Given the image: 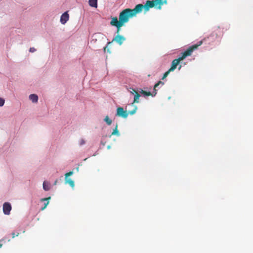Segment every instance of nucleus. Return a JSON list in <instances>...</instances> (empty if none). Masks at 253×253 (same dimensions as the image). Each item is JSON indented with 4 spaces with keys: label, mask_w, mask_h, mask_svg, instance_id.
Here are the masks:
<instances>
[{
    "label": "nucleus",
    "mask_w": 253,
    "mask_h": 253,
    "mask_svg": "<svg viewBox=\"0 0 253 253\" xmlns=\"http://www.w3.org/2000/svg\"><path fill=\"white\" fill-rule=\"evenodd\" d=\"M36 50L34 47H31L29 49V51L31 52H34Z\"/></svg>",
    "instance_id": "obj_24"
},
{
    "label": "nucleus",
    "mask_w": 253,
    "mask_h": 253,
    "mask_svg": "<svg viewBox=\"0 0 253 253\" xmlns=\"http://www.w3.org/2000/svg\"><path fill=\"white\" fill-rule=\"evenodd\" d=\"M4 103V99L2 98H0V106H2Z\"/></svg>",
    "instance_id": "obj_21"
},
{
    "label": "nucleus",
    "mask_w": 253,
    "mask_h": 253,
    "mask_svg": "<svg viewBox=\"0 0 253 253\" xmlns=\"http://www.w3.org/2000/svg\"><path fill=\"white\" fill-rule=\"evenodd\" d=\"M201 45H202V42H198L196 44L189 46L184 52L182 53L181 56L172 61L171 66L169 69V71H173L181 61L184 60L186 57L191 55L193 51L197 49Z\"/></svg>",
    "instance_id": "obj_1"
},
{
    "label": "nucleus",
    "mask_w": 253,
    "mask_h": 253,
    "mask_svg": "<svg viewBox=\"0 0 253 253\" xmlns=\"http://www.w3.org/2000/svg\"><path fill=\"white\" fill-rule=\"evenodd\" d=\"M140 97V95L138 93H136V94H135L134 97L133 102L130 104V105L133 106L134 103H138L139 102V98Z\"/></svg>",
    "instance_id": "obj_13"
},
{
    "label": "nucleus",
    "mask_w": 253,
    "mask_h": 253,
    "mask_svg": "<svg viewBox=\"0 0 253 253\" xmlns=\"http://www.w3.org/2000/svg\"><path fill=\"white\" fill-rule=\"evenodd\" d=\"M104 121L108 125H110L112 124V120H110L108 116H106L104 119Z\"/></svg>",
    "instance_id": "obj_18"
},
{
    "label": "nucleus",
    "mask_w": 253,
    "mask_h": 253,
    "mask_svg": "<svg viewBox=\"0 0 253 253\" xmlns=\"http://www.w3.org/2000/svg\"><path fill=\"white\" fill-rule=\"evenodd\" d=\"M50 199V197H49L48 198H47L42 199V201H46V200H49Z\"/></svg>",
    "instance_id": "obj_26"
},
{
    "label": "nucleus",
    "mask_w": 253,
    "mask_h": 253,
    "mask_svg": "<svg viewBox=\"0 0 253 253\" xmlns=\"http://www.w3.org/2000/svg\"><path fill=\"white\" fill-rule=\"evenodd\" d=\"M140 92L141 94H143V95H144L145 96H150V95L153 96V95H154L153 93H152L150 91H144V90H143L142 89H141V90L140 91Z\"/></svg>",
    "instance_id": "obj_17"
},
{
    "label": "nucleus",
    "mask_w": 253,
    "mask_h": 253,
    "mask_svg": "<svg viewBox=\"0 0 253 253\" xmlns=\"http://www.w3.org/2000/svg\"><path fill=\"white\" fill-rule=\"evenodd\" d=\"M181 65H180V66H179V68H178V69H179V70H180V69H181Z\"/></svg>",
    "instance_id": "obj_28"
},
{
    "label": "nucleus",
    "mask_w": 253,
    "mask_h": 253,
    "mask_svg": "<svg viewBox=\"0 0 253 253\" xmlns=\"http://www.w3.org/2000/svg\"><path fill=\"white\" fill-rule=\"evenodd\" d=\"M112 135H117V136L120 135V133L118 129V125H116L115 128L113 130L110 136H111Z\"/></svg>",
    "instance_id": "obj_16"
},
{
    "label": "nucleus",
    "mask_w": 253,
    "mask_h": 253,
    "mask_svg": "<svg viewBox=\"0 0 253 253\" xmlns=\"http://www.w3.org/2000/svg\"><path fill=\"white\" fill-rule=\"evenodd\" d=\"M140 6H136L134 9L126 8L122 11L119 14V20L118 19V22L120 24L124 25L128 22L129 18L139 13Z\"/></svg>",
    "instance_id": "obj_2"
},
{
    "label": "nucleus",
    "mask_w": 253,
    "mask_h": 253,
    "mask_svg": "<svg viewBox=\"0 0 253 253\" xmlns=\"http://www.w3.org/2000/svg\"><path fill=\"white\" fill-rule=\"evenodd\" d=\"M29 98L34 103L37 102L38 100V97L35 94H32L30 95Z\"/></svg>",
    "instance_id": "obj_12"
},
{
    "label": "nucleus",
    "mask_w": 253,
    "mask_h": 253,
    "mask_svg": "<svg viewBox=\"0 0 253 253\" xmlns=\"http://www.w3.org/2000/svg\"><path fill=\"white\" fill-rule=\"evenodd\" d=\"M11 235H12V238H14L15 237L18 236L19 235V233H18L17 234H15V233L13 232V233H12Z\"/></svg>",
    "instance_id": "obj_22"
},
{
    "label": "nucleus",
    "mask_w": 253,
    "mask_h": 253,
    "mask_svg": "<svg viewBox=\"0 0 253 253\" xmlns=\"http://www.w3.org/2000/svg\"><path fill=\"white\" fill-rule=\"evenodd\" d=\"M11 210V206L8 203H5L3 205V211L5 214L8 215Z\"/></svg>",
    "instance_id": "obj_9"
},
{
    "label": "nucleus",
    "mask_w": 253,
    "mask_h": 253,
    "mask_svg": "<svg viewBox=\"0 0 253 253\" xmlns=\"http://www.w3.org/2000/svg\"><path fill=\"white\" fill-rule=\"evenodd\" d=\"M69 15L68 13V12H65L60 17V22L62 24H65L67 21L69 20Z\"/></svg>",
    "instance_id": "obj_10"
},
{
    "label": "nucleus",
    "mask_w": 253,
    "mask_h": 253,
    "mask_svg": "<svg viewBox=\"0 0 253 253\" xmlns=\"http://www.w3.org/2000/svg\"><path fill=\"white\" fill-rule=\"evenodd\" d=\"M110 24L112 26H115L117 28V32L116 33L119 34L120 31L121 30V27L124 25L123 24H120L119 22H118V18L117 17H111V20L110 22Z\"/></svg>",
    "instance_id": "obj_6"
},
{
    "label": "nucleus",
    "mask_w": 253,
    "mask_h": 253,
    "mask_svg": "<svg viewBox=\"0 0 253 253\" xmlns=\"http://www.w3.org/2000/svg\"><path fill=\"white\" fill-rule=\"evenodd\" d=\"M2 246V244H0V248H1Z\"/></svg>",
    "instance_id": "obj_29"
},
{
    "label": "nucleus",
    "mask_w": 253,
    "mask_h": 253,
    "mask_svg": "<svg viewBox=\"0 0 253 253\" xmlns=\"http://www.w3.org/2000/svg\"><path fill=\"white\" fill-rule=\"evenodd\" d=\"M217 38V34L214 31L209 36L204 38L200 42H202V44L203 43H205L206 44H211L214 42L215 39Z\"/></svg>",
    "instance_id": "obj_5"
},
{
    "label": "nucleus",
    "mask_w": 253,
    "mask_h": 253,
    "mask_svg": "<svg viewBox=\"0 0 253 253\" xmlns=\"http://www.w3.org/2000/svg\"><path fill=\"white\" fill-rule=\"evenodd\" d=\"M79 143H80V145H84V144H85L84 140L83 139H81Z\"/></svg>",
    "instance_id": "obj_23"
},
{
    "label": "nucleus",
    "mask_w": 253,
    "mask_h": 253,
    "mask_svg": "<svg viewBox=\"0 0 253 253\" xmlns=\"http://www.w3.org/2000/svg\"><path fill=\"white\" fill-rule=\"evenodd\" d=\"M48 203H49V202H47V203H45L44 206L42 208V210H44L46 208L47 205L48 204Z\"/></svg>",
    "instance_id": "obj_25"
},
{
    "label": "nucleus",
    "mask_w": 253,
    "mask_h": 253,
    "mask_svg": "<svg viewBox=\"0 0 253 253\" xmlns=\"http://www.w3.org/2000/svg\"><path fill=\"white\" fill-rule=\"evenodd\" d=\"M73 172L72 171H71L66 173L65 174V183L69 184L70 185V186H71L72 187H74L75 183L73 180H72L71 178H68V177L72 175L73 174Z\"/></svg>",
    "instance_id": "obj_7"
},
{
    "label": "nucleus",
    "mask_w": 253,
    "mask_h": 253,
    "mask_svg": "<svg viewBox=\"0 0 253 253\" xmlns=\"http://www.w3.org/2000/svg\"><path fill=\"white\" fill-rule=\"evenodd\" d=\"M43 188L45 191H48L50 189V184L48 182L44 181L43 183Z\"/></svg>",
    "instance_id": "obj_15"
},
{
    "label": "nucleus",
    "mask_w": 253,
    "mask_h": 253,
    "mask_svg": "<svg viewBox=\"0 0 253 253\" xmlns=\"http://www.w3.org/2000/svg\"><path fill=\"white\" fill-rule=\"evenodd\" d=\"M125 40L126 38L124 36L118 34L114 38L112 42L115 41L119 45H122Z\"/></svg>",
    "instance_id": "obj_8"
},
{
    "label": "nucleus",
    "mask_w": 253,
    "mask_h": 253,
    "mask_svg": "<svg viewBox=\"0 0 253 253\" xmlns=\"http://www.w3.org/2000/svg\"><path fill=\"white\" fill-rule=\"evenodd\" d=\"M161 84L162 85H163L164 84V83L162 81H159L157 84H156L154 87V91L153 93H154L153 96H155L156 94H157V88L158 87V86Z\"/></svg>",
    "instance_id": "obj_11"
},
{
    "label": "nucleus",
    "mask_w": 253,
    "mask_h": 253,
    "mask_svg": "<svg viewBox=\"0 0 253 253\" xmlns=\"http://www.w3.org/2000/svg\"><path fill=\"white\" fill-rule=\"evenodd\" d=\"M137 107L136 106H134V108L131 111H128V112L124 110L122 107H118L117 109V114L116 115L119 117H121L123 118H126L128 116V114L130 115H133L135 113Z\"/></svg>",
    "instance_id": "obj_4"
},
{
    "label": "nucleus",
    "mask_w": 253,
    "mask_h": 253,
    "mask_svg": "<svg viewBox=\"0 0 253 253\" xmlns=\"http://www.w3.org/2000/svg\"><path fill=\"white\" fill-rule=\"evenodd\" d=\"M167 4V0H148L146 1L144 5L142 4H138L136 6H140L139 13L141 12L143 9H144L145 12L148 11L150 8L154 7L157 9L160 10L162 9V6L164 4Z\"/></svg>",
    "instance_id": "obj_3"
},
{
    "label": "nucleus",
    "mask_w": 253,
    "mask_h": 253,
    "mask_svg": "<svg viewBox=\"0 0 253 253\" xmlns=\"http://www.w3.org/2000/svg\"><path fill=\"white\" fill-rule=\"evenodd\" d=\"M129 91L132 94H134L135 95V94H136V93H138V92L136 91L133 88H130V90H129Z\"/></svg>",
    "instance_id": "obj_19"
},
{
    "label": "nucleus",
    "mask_w": 253,
    "mask_h": 253,
    "mask_svg": "<svg viewBox=\"0 0 253 253\" xmlns=\"http://www.w3.org/2000/svg\"><path fill=\"white\" fill-rule=\"evenodd\" d=\"M57 180H56L55 181V182H54V185H56V184H57Z\"/></svg>",
    "instance_id": "obj_27"
},
{
    "label": "nucleus",
    "mask_w": 253,
    "mask_h": 253,
    "mask_svg": "<svg viewBox=\"0 0 253 253\" xmlns=\"http://www.w3.org/2000/svg\"><path fill=\"white\" fill-rule=\"evenodd\" d=\"M89 4L90 6L93 7H97V0H89Z\"/></svg>",
    "instance_id": "obj_14"
},
{
    "label": "nucleus",
    "mask_w": 253,
    "mask_h": 253,
    "mask_svg": "<svg viewBox=\"0 0 253 253\" xmlns=\"http://www.w3.org/2000/svg\"><path fill=\"white\" fill-rule=\"evenodd\" d=\"M171 71H169V70L168 71L165 72V74H164L163 77L162 79L164 80V79H165L169 75V73Z\"/></svg>",
    "instance_id": "obj_20"
}]
</instances>
